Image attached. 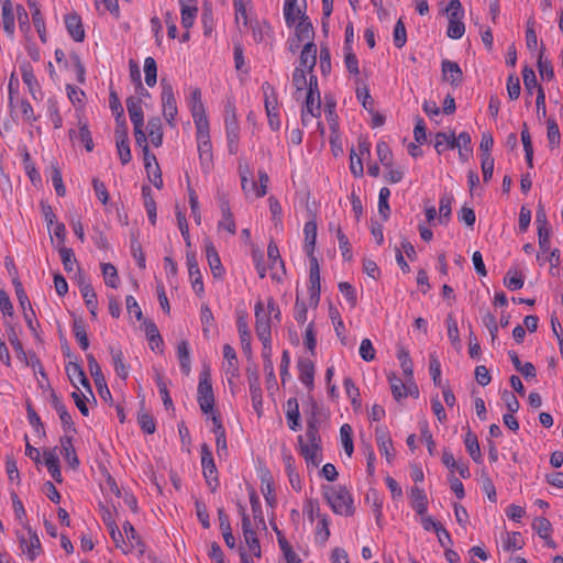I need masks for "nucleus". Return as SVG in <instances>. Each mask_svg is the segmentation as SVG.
<instances>
[{
  "label": "nucleus",
  "mask_w": 563,
  "mask_h": 563,
  "mask_svg": "<svg viewBox=\"0 0 563 563\" xmlns=\"http://www.w3.org/2000/svg\"><path fill=\"white\" fill-rule=\"evenodd\" d=\"M323 496L332 511L340 516L354 514L353 497L350 490L342 485L323 486Z\"/></svg>",
  "instance_id": "nucleus-2"
},
{
  "label": "nucleus",
  "mask_w": 563,
  "mask_h": 563,
  "mask_svg": "<svg viewBox=\"0 0 563 563\" xmlns=\"http://www.w3.org/2000/svg\"><path fill=\"white\" fill-rule=\"evenodd\" d=\"M303 251L308 257L314 256V246L317 241V223L313 220L307 221L303 225Z\"/></svg>",
  "instance_id": "nucleus-31"
},
{
  "label": "nucleus",
  "mask_w": 563,
  "mask_h": 563,
  "mask_svg": "<svg viewBox=\"0 0 563 563\" xmlns=\"http://www.w3.org/2000/svg\"><path fill=\"white\" fill-rule=\"evenodd\" d=\"M411 506L413 510L420 515H426L428 510V498L424 490L418 486H413L410 490Z\"/></svg>",
  "instance_id": "nucleus-40"
},
{
  "label": "nucleus",
  "mask_w": 563,
  "mask_h": 563,
  "mask_svg": "<svg viewBox=\"0 0 563 563\" xmlns=\"http://www.w3.org/2000/svg\"><path fill=\"white\" fill-rule=\"evenodd\" d=\"M313 35L314 31L311 22L308 18H301L295 27L294 36L298 38V42L313 43Z\"/></svg>",
  "instance_id": "nucleus-42"
},
{
  "label": "nucleus",
  "mask_w": 563,
  "mask_h": 563,
  "mask_svg": "<svg viewBox=\"0 0 563 563\" xmlns=\"http://www.w3.org/2000/svg\"><path fill=\"white\" fill-rule=\"evenodd\" d=\"M27 7L31 11L32 22H33V25H34L37 34H38L41 42L46 43L47 42L46 24H45L44 15L41 12L38 1L36 0V1L29 2Z\"/></svg>",
  "instance_id": "nucleus-22"
},
{
  "label": "nucleus",
  "mask_w": 563,
  "mask_h": 563,
  "mask_svg": "<svg viewBox=\"0 0 563 563\" xmlns=\"http://www.w3.org/2000/svg\"><path fill=\"white\" fill-rule=\"evenodd\" d=\"M455 134L453 132H438L434 136V148L438 154H442L446 150L456 148Z\"/></svg>",
  "instance_id": "nucleus-43"
},
{
  "label": "nucleus",
  "mask_w": 563,
  "mask_h": 563,
  "mask_svg": "<svg viewBox=\"0 0 563 563\" xmlns=\"http://www.w3.org/2000/svg\"><path fill=\"white\" fill-rule=\"evenodd\" d=\"M320 267L316 256L309 257V305L317 308L320 301Z\"/></svg>",
  "instance_id": "nucleus-11"
},
{
  "label": "nucleus",
  "mask_w": 563,
  "mask_h": 563,
  "mask_svg": "<svg viewBox=\"0 0 563 563\" xmlns=\"http://www.w3.org/2000/svg\"><path fill=\"white\" fill-rule=\"evenodd\" d=\"M456 148H459V156L461 162H467L473 154L472 139L470 133L461 132L455 136Z\"/></svg>",
  "instance_id": "nucleus-41"
},
{
  "label": "nucleus",
  "mask_w": 563,
  "mask_h": 563,
  "mask_svg": "<svg viewBox=\"0 0 563 563\" xmlns=\"http://www.w3.org/2000/svg\"><path fill=\"white\" fill-rule=\"evenodd\" d=\"M147 136L155 147L163 144V124L158 117H152L146 124Z\"/></svg>",
  "instance_id": "nucleus-36"
},
{
  "label": "nucleus",
  "mask_w": 563,
  "mask_h": 563,
  "mask_svg": "<svg viewBox=\"0 0 563 563\" xmlns=\"http://www.w3.org/2000/svg\"><path fill=\"white\" fill-rule=\"evenodd\" d=\"M250 396L254 410L258 416L262 415L263 410V396L260 379L256 373L249 376Z\"/></svg>",
  "instance_id": "nucleus-29"
},
{
  "label": "nucleus",
  "mask_w": 563,
  "mask_h": 563,
  "mask_svg": "<svg viewBox=\"0 0 563 563\" xmlns=\"http://www.w3.org/2000/svg\"><path fill=\"white\" fill-rule=\"evenodd\" d=\"M187 107L191 113L195 125L209 123L206 108L202 102V93L198 87H189L186 95Z\"/></svg>",
  "instance_id": "nucleus-6"
},
{
  "label": "nucleus",
  "mask_w": 563,
  "mask_h": 563,
  "mask_svg": "<svg viewBox=\"0 0 563 563\" xmlns=\"http://www.w3.org/2000/svg\"><path fill=\"white\" fill-rule=\"evenodd\" d=\"M144 331L152 351L162 352L163 339L153 321L144 320Z\"/></svg>",
  "instance_id": "nucleus-38"
},
{
  "label": "nucleus",
  "mask_w": 563,
  "mask_h": 563,
  "mask_svg": "<svg viewBox=\"0 0 563 563\" xmlns=\"http://www.w3.org/2000/svg\"><path fill=\"white\" fill-rule=\"evenodd\" d=\"M261 479V492L265 498V501L267 505L273 507L276 503L275 496H274V481L271 472L267 468H264L261 471L260 475Z\"/></svg>",
  "instance_id": "nucleus-30"
},
{
  "label": "nucleus",
  "mask_w": 563,
  "mask_h": 563,
  "mask_svg": "<svg viewBox=\"0 0 563 563\" xmlns=\"http://www.w3.org/2000/svg\"><path fill=\"white\" fill-rule=\"evenodd\" d=\"M110 355L115 374L123 380L129 377L130 367L124 362V354L119 346H110Z\"/></svg>",
  "instance_id": "nucleus-27"
},
{
  "label": "nucleus",
  "mask_w": 563,
  "mask_h": 563,
  "mask_svg": "<svg viewBox=\"0 0 563 563\" xmlns=\"http://www.w3.org/2000/svg\"><path fill=\"white\" fill-rule=\"evenodd\" d=\"M59 442L60 454L71 468H76L79 465V460L73 445V439L68 435H64L60 438Z\"/></svg>",
  "instance_id": "nucleus-37"
},
{
  "label": "nucleus",
  "mask_w": 563,
  "mask_h": 563,
  "mask_svg": "<svg viewBox=\"0 0 563 563\" xmlns=\"http://www.w3.org/2000/svg\"><path fill=\"white\" fill-rule=\"evenodd\" d=\"M282 460L291 487L296 492H300L302 489V481L297 471L295 457L289 450H282Z\"/></svg>",
  "instance_id": "nucleus-19"
},
{
  "label": "nucleus",
  "mask_w": 563,
  "mask_h": 563,
  "mask_svg": "<svg viewBox=\"0 0 563 563\" xmlns=\"http://www.w3.org/2000/svg\"><path fill=\"white\" fill-rule=\"evenodd\" d=\"M126 108L130 120L134 128L135 141L136 143H144L146 134L143 131L144 114L141 104V99L136 97H130L126 100Z\"/></svg>",
  "instance_id": "nucleus-8"
},
{
  "label": "nucleus",
  "mask_w": 563,
  "mask_h": 563,
  "mask_svg": "<svg viewBox=\"0 0 563 563\" xmlns=\"http://www.w3.org/2000/svg\"><path fill=\"white\" fill-rule=\"evenodd\" d=\"M122 528H123V532L126 537L125 542H128V547H131V551L134 549H137L141 552H143L144 544H143L140 536L137 534L136 530L132 526V523L129 521H125L123 523Z\"/></svg>",
  "instance_id": "nucleus-51"
},
{
  "label": "nucleus",
  "mask_w": 563,
  "mask_h": 563,
  "mask_svg": "<svg viewBox=\"0 0 563 563\" xmlns=\"http://www.w3.org/2000/svg\"><path fill=\"white\" fill-rule=\"evenodd\" d=\"M65 89L67 98L73 103V106L77 108H82L85 106L86 95L82 89L70 84H67Z\"/></svg>",
  "instance_id": "nucleus-58"
},
{
  "label": "nucleus",
  "mask_w": 563,
  "mask_h": 563,
  "mask_svg": "<svg viewBox=\"0 0 563 563\" xmlns=\"http://www.w3.org/2000/svg\"><path fill=\"white\" fill-rule=\"evenodd\" d=\"M390 388L393 396L396 400H400L402 398H406L409 394V388L407 385L395 375L389 377Z\"/></svg>",
  "instance_id": "nucleus-64"
},
{
  "label": "nucleus",
  "mask_w": 563,
  "mask_h": 563,
  "mask_svg": "<svg viewBox=\"0 0 563 563\" xmlns=\"http://www.w3.org/2000/svg\"><path fill=\"white\" fill-rule=\"evenodd\" d=\"M262 91L264 96L265 111H276L279 109L278 98L276 89L267 81L262 85Z\"/></svg>",
  "instance_id": "nucleus-49"
},
{
  "label": "nucleus",
  "mask_w": 563,
  "mask_h": 563,
  "mask_svg": "<svg viewBox=\"0 0 563 563\" xmlns=\"http://www.w3.org/2000/svg\"><path fill=\"white\" fill-rule=\"evenodd\" d=\"M46 115L53 124L54 129L63 126V117L60 114L59 102L56 96H51L45 102Z\"/></svg>",
  "instance_id": "nucleus-33"
},
{
  "label": "nucleus",
  "mask_w": 563,
  "mask_h": 563,
  "mask_svg": "<svg viewBox=\"0 0 563 563\" xmlns=\"http://www.w3.org/2000/svg\"><path fill=\"white\" fill-rule=\"evenodd\" d=\"M195 128L200 168L203 174H209L213 168V147L210 137V124L195 125Z\"/></svg>",
  "instance_id": "nucleus-3"
},
{
  "label": "nucleus",
  "mask_w": 563,
  "mask_h": 563,
  "mask_svg": "<svg viewBox=\"0 0 563 563\" xmlns=\"http://www.w3.org/2000/svg\"><path fill=\"white\" fill-rule=\"evenodd\" d=\"M88 368L91 377L93 378L96 388L101 399L109 401L112 399L111 393L108 388L107 380L102 374L101 366L92 354L87 355Z\"/></svg>",
  "instance_id": "nucleus-13"
},
{
  "label": "nucleus",
  "mask_w": 563,
  "mask_h": 563,
  "mask_svg": "<svg viewBox=\"0 0 563 563\" xmlns=\"http://www.w3.org/2000/svg\"><path fill=\"white\" fill-rule=\"evenodd\" d=\"M299 451L308 466L317 467L322 461L321 438L316 422L310 421L303 435L298 437Z\"/></svg>",
  "instance_id": "nucleus-1"
},
{
  "label": "nucleus",
  "mask_w": 563,
  "mask_h": 563,
  "mask_svg": "<svg viewBox=\"0 0 563 563\" xmlns=\"http://www.w3.org/2000/svg\"><path fill=\"white\" fill-rule=\"evenodd\" d=\"M145 82L148 87H154L157 81V65L153 57L144 59Z\"/></svg>",
  "instance_id": "nucleus-59"
},
{
  "label": "nucleus",
  "mask_w": 563,
  "mask_h": 563,
  "mask_svg": "<svg viewBox=\"0 0 563 563\" xmlns=\"http://www.w3.org/2000/svg\"><path fill=\"white\" fill-rule=\"evenodd\" d=\"M523 545L522 536L520 532H506L503 536V549L506 552H514L520 550Z\"/></svg>",
  "instance_id": "nucleus-55"
},
{
  "label": "nucleus",
  "mask_w": 563,
  "mask_h": 563,
  "mask_svg": "<svg viewBox=\"0 0 563 563\" xmlns=\"http://www.w3.org/2000/svg\"><path fill=\"white\" fill-rule=\"evenodd\" d=\"M162 93H161V101H162V113L166 121V123L172 128H176V117L178 114V107L176 97L174 93L173 86L162 80Z\"/></svg>",
  "instance_id": "nucleus-5"
},
{
  "label": "nucleus",
  "mask_w": 563,
  "mask_h": 563,
  "mask_svg": "<svg viewBox=\"0 0 563 563\" xmlns=\"http://www.w3.org/2000/svg\"><path fill=\"white\" fill-rule=\"evenodd\" d=\"M330 520L328 516H322L317 520L314 527V542L321 547L325 545L330 538Z\"/></svg>",
  "instance_id": "nucleus-44"
},
{
  "label": "nucleus",
  "mask_w": 563,
  "mask_h": 563,
  "mask_svg": "<svg viewBox=\"0 0 563 563\" xmlns=\"http://www.w3.org/2000/svg\"><path fill=\"white\" fill-rule=\"evenodd\" d=\"M343 386L347 398L351 400V404L354 409H358L362 406L361 395L358 387L354 384L351 377H345L343 380Z\"/></svg>",
  "instance_id": "nucleus-54"
},
{
  "label": "nucleus",
  "mask_w": 563,
  "mask_h": 563,
  "mask_svg": "<svg viewBox=\"0 0 563 563\" xmlns=\"http://www.w3.org/2000/svg\"><path fill=\"white\" fill-rule=\"evenodd\" d=\"M15 3L12 0H1V26L8 38L15 37Z\"/></svg>",
  "instance_id": "nucleus-14"
},
{
  "label": "nucleus",
  "mask_w": 563,
  "mask_h": 563,
  "mask_svg": "<svg viewBox=\"0 0 563 563\" xmlns=\"http://www.w3.org/2000/svg\"><path fill=\"white\" fill-rule=\"evenodd\" d=\"M177 356L183 374L188 375L191 371L190 349L187 341L183 340L177 345Z\"/></svg>",
  "instance_id": "nucleus-46"
},
{
  "label": "nucleus",
  "mask_w": 563,
  "mask_h": 563,
  "mask_svg": "<svg viewBox=\"0 0 563 563\" xmlns=\"http://www.w3.org/2000/svg\"><path fill=\"white\" fill-rule=\"evenodd\" d=\"M219 207L221 210V219L218 222V230L225 231L229 235H234L236 233V224L231 212L229 199L225 195H221L219 197Z\"/></svg>",
  "instance_id": "nucleus-17"
},
{
  "label": "nucleus",
  "mask_w": 563,
  "mask_h": 563,
  "mask_svg": "<svg viewBox=\"0 0 563 563\" xmlns=\"http://www.w3.org/2000/svg\"><path fill=\"white\" fill-rule=\"evenodd\" d=\"M79 290L91 316L96 318L98 310V300L93 287L91 286L90 283L81 278L79 280Z\"/></svg>",
  "instance_id": "nucleus-25"
},
{
  "label": "nucleus",
  "mask_w": 563,
  "mask_h": 563,
  "mask_svg": "<svg viewBox=\"0 0 563 563\" xmlns=\"http://www.w3.org/2000/svg\"><path fill=\"white\" fill-rule=\"evenodd\" d=\"M43 462L45 466L47 467L48 473L57 482H63L62 472L59 468V462L58 456L54 450H45L43 453Z\"/></svg>",
  "instance_id": "nucleus-34"
},
{
  "label": "nucleus",
  "mask_w": 563,
  "mask_h": 563,
  "mask_svg": "<svg viewBox=\"0 0 563 563\" xmlns=\"http://www.w3.org/2000/svg\"><path fill=\"white\" fill-rule=\"evenodd\" d=\"M200 455L203 477L210 487L216 488L219 484L218 471L216 467L211 449L207 443H203L201 445Z\"/></svg>",
  "instance_id": "nucleus-12"
},
{
  "label": "nucleus",
  "mask_w": 563,
  "mask_h": 563,
  "mask_svg": "<svg viewBox=\"0 0 563 563\" xmlns=\"http://www.w3.org/2000/svg\"><path fill=\"white\" fill-rule=\"evenodd\" d=\"M238 332L241 341V346L244 353L251 354V333L246 319L239 318L236 321Z\"/></svg>",
  "instance_id": "nucleus-52"
},
{
  "label": "nucleus",
  "mask_w": 563,
  "mask_h": 563,
  "mask_svg": "<svg viewBox=\"0 0 563 563\" xmlns=\"http://www.w3.org/2000/svg\"><path fill=\"white\" fill-rule=\"evenodd\" d=\"M15 534L21 550V555L27 561L34 562L43 553L42 543L37 532L32 529L30 523H23V530L16 531Z\"/></svg>",
  "instance_id": "nucleus-4"
},
{
  "label": "nucleus",
  "mask_w": 563,
  "mask_h": 563,
  "mask_svg": "<svg viewBox=\"0 0 563 563\" xmlns=\"http://www.w3.org/2000/svg\"><path fill=\"white\" fill-rule=\"evenodd\" d=\"M8 340L13 347L18 360L24 365V366H35V363H38V360L35 357H32L31 361H29L27 355L23 349L22 342L18 338V334L14 330H11Z\"/></svg>",
  "instance_id": "nucleus-35"
},
{
  "label": "nucleus",
  "mask_w": 563,
  "mask_h": 563,
  "mask_svg": "<svg viewBox=\"0 0 563 563\" xmlns=\"http://www.w3.org/2000/svg\"><path fill=\"white\" fill-rule=\"evenodd\" d=\"M21 77L24 82V85L27 88L29 93L31 95L32 99L35 101H38L43 97V91L41 88L40 82L37 81L33 68L30 63H23L20 66Z\"/></svg>",
  "instance_id": "nucleus-18"
},
{
  "label": "nucleus",
  "mask_w": 563,
  "mask_h": 563,
  "mask_svg": "<svg viewBox=\"0 0 563 563\" xmlns=\"http://www.w3.org/2000/svg\"><path fill=\"white\" fill-rule=\"evenodd\" d=\"M197 401L201 411L206 415L213 411L214 396L212 384L208 371H203L199 375V383L197 389Z\"/></svg>",
  "instance_id": "nucleus-7"
},
{
  "label": "nucleus",
  "mask_w": 563,
  "mask_h": 563,
  "mask_svg": "<svg viewBox=\"0 0 563 563\" xmlns=\"http://www.w3.org/2000/svg\"><path fill=\"white\" fill-rule=\"evenodd\" d=\"M14 107L19 108L23 121L27 124L33 125L37 121L38 117L35 114L34 109L27 99L16 98V100H14L13 108Z\"/></svg>",
  "instance_id": "nucleus-48"
},
{
  "label": "nucleus",
  "mask_w": 563,
  "mask_h": 563,
  "mask_svg": "<svg viewBox=\"0 0 563 563\" xmlns=\"http://www.w3.org/2000/svg\"><path fill=\"white\" fill-rule=\"evenodd\" d=\"M224 129L225 131L240 130L236 117V109L232 102H228L224 108Z\"/></svg>",
  "instance_id": "nucleus-57"
},
{
  "label": "nucleus",
  "mask_w": 563,
  "mask_h": 563,
  "mask_svg": "<svg viewBox=\"0 0 563 563\" xmlns=\"http://www.w3.org/2000/svg\"><path fill=\"white\" fill-rule=\"evenodd\" d=\"M375 440L382 456H385L388 463L395 457L393 440L386 426H377L375 428Z\"/></svg>",
  "instance_id": "nucleus-16"
},
{
  "label": "nucleus",
  "mask_w": 563,
  "mask_h": 563,
  "mask_svg": "<svg viewBox=\"0 0 563 563\" xmlns=\"http://www.w3.org/2000/svg\"><path fill=\"white\" fill-rule=\"evenodd\" d=\"M443 79L452 86L457 87L463 78V73L460 65L455 62L443 59L441 63Z\"/></svg>",
  "instance_id": "nucleus-23"
},
{
  "label": "nucleus",
  "mask_w": 563,
  "mask_h": 563,
  "mask_svg": "<svg viewBox=\"0 0 563 563\" xmlns=\"http://www.w3.org/2000/svg\"><path fill=\"white\" fill-rule=\"evenodd\" d=\"M307 113L316 114L320 118L321 115V99L320 95H314L313 92H306V101L302 108Z\"/></svg>",
  "instance_id": "nucleus-60"
},
{
  "label": "nucleus",
  "mask_w": 563,
  "mask_h": 563,
  "mask_svg": "<svg viewBox=\"0 0 563 563\" xmlns=\"http://www.w3.org/2000/svg\"><path fill=\"white\" fill-rule=\"evenodd\" d=\"M547 139L548 146L551 151L559 148L561 142V133L556 121L553 118L547 120Z\"/></svg>",
  "instance_id": "nucleus-50"
},
{
  "label": "nucleus",
  "mask_w": 563,
  "mask_h": 563,
  "mask_svg": "<svg viewBox=\"0 0 563 563\" xmlns=\"http://www.w3.org/2000/svg\"><path fill=\"white\" fill-rule=\"evenodd\" d=\"M445 323L450 342L455 349H461L460 332L455 318L452 314H449Z\"/></svg>",
  "instance_id": "nucleus-61"
},
{
  "label": "nucleus",
  "mask_w": 563,
  "mask_h": 563,
  "mask_svg": "<svg viewBox=\"0 0 563 563\" xmlns=\"http://www.w3.org/2000/svg\"><path fill=\"white\" fill-rule=\"evenodd\" d=\"M298 378L306 388L311 391L314 387V364L308 357L298 361Z\"/></svg>",
  "instance_id": "nucleus-21"
},
{
  "label": "nucleus",
  "mask_w": 563,
  "mask_h": 563,
  "mask_svg": "<svg viewBox=\"0 0 563 563\" xmlns=\"http://www.w3.org/2000/svg\"><path fill=\"white\" fill-rule=\"evenodd\" d=\"M65 372L75 389H78L81 386L89 395L92 396V389L89 380L78 362H68L65 366Z\"/></svg>",
  "instance_id": "nucleus-15"
},
{
  "label": "nucleus",
  "mask_w": 563,
  "mask_h": 563,
  "mask_svg": "<svg viewBox=\"0 0 563 563\" xmlns=\"http://www.w3.org/2000/svg\"><path fill=\"white\" fill-rule=\"evenodd\" d=\"M73 333L79 346L86 351L89 347V340L85 324L80 320H75L73 323Z\"/></svg>",
  "instance_id": "nucleus-62"
},
{
  "label": "nucleus",
  "mask_w": 563,
  "mask_h": 563,
  "mask_svg": "<svg viewBox=\"0 0 563 563\" xmlns=\"http://www.w3.org/2000/svg\"><path fill=\"white\" fill-rule=\"evenodd\" d=\"M340 440L343 446L344 452L349 457L352 456L354 452L353 444V429L349 423H344L340 428Z\"/></svg>",
  "instance_id": "nucleus-53"
},
{
  "label": "nucleus",
  "mask_w": 563,
  "mask_h": 563,
  "mask_svg": "<svg viewBox=\"0 0 563 563\" xmlns=\"http://www.w3.org/2000/svg\"><path fill=\"white\" fill-rule=\"evenodd\" d=\"M115 144L121 164L126 165L131 161L132 155L125 131L115 132Z\"/></svg>",
  "instance_id": "nucleus-39"
},
{
  "label": "nucleus",
  "mask_w": 563,
  "mask_h": 563,
  "mask_svg": "<svg viewBox=\"0 0 563 563\" xmlns=\"http://www.w3.org/2000/svg\"><path fill=\"white\" fill-rule=\"evenodd\" d=\"M205 252L211 274L214 278L222 279L225 275V269L214 244L210 240L205 241Z\"/></svg>",
  "instance_id": "nucleus-20"
},
{
  "label": "nucleus",
  "mask_w": 563,
  "mask_h": 563,
  "mask_svg": "<svg viewBox=\"0 0 563 563\" xmlns=\"http://www.w3.org/2000/svg\"><path fill=\"white\" fill-rule=\"evenodd\" d=\"M223 357H224V371L229 378H235L239 376V361L235 350L230 344L223 345Z\"/></svg>",
  "instance_id": "nucleus-26"
},
{
  "label": "nucleus",
  "mask_w": 563,
  "mask_h": 563,
  "mask_svg": "<svg viewBox=\"0 0 563 563\" xmlns=\"http://www.w3.org/2000/svg\"><path fill=\"white\" fill-rule=\"evenodd\" d=\"M525 279L518 271L509 269L504 278V285L510 290H518L523 287Z\"/></svg>",
  "instance_id": "nucleus-63"
},
{
  "label": "nucleus",
  "mask_w": 563,
  "mask_h": 563,
  "mask_svg": "<svg viewBox=\"0 0 563 563\" xmlns=\"http://www.w3.org/2000/svg\"><path fill=\"white\" fill-rule=\"evenodd\" d=\"M65 24L68 34L75 42H82L85 40V30L81 19L78 14H68L65 16Z\"/></svg>",
  "instance_id": "nucleus-28"
},
{
  "label": "nucleus",
  "mask_w": 563,
  "mask_h": 563,
  "mask_svg": "<svg viewBox=\"0 0 563 563\" xmlns=\"http://www.w3.org/2000/svg\"><path fill=\"white\" fill-rule=\"evenodd\" d=\"M254 313L256 320L255 331L258 340L262 342L263 346L272 345L271 319L268 318L262 301H257L255 303Z\"/></svg>",
  "instance_id": "nucleus-9"
},
{
  "label": "nucleus",
  "mask_w": 563,
  "mask_h": 563,
  "mask_svg": "<svg viewBox=\"0 0 563 563\" xmlns=\"http://www.w3.org/2000/svg\"><path fill=\"white\" fill-rule=\"evenodd\" d=\"M466 451L475 463H482L483 457L477 435L472 431H467L464 439Z\"/></svg>",
  "instance_id": "nucleus-47"
},
{
  "label": "nucleus",
  "mask_w": 563,
  "mask_h": 563,
  "mask_svg": "<svg viewBox=\"0 0 563 563\" xmlns=\"http://www.w3.org/2000/svg\"><path fill=\"white\" fill-rule=\"evenodd\" d=\"M297 2L298 0H285L284 18L287 25L294 24L301 16V9Z\"/></svg>",
  "instance_id": "nucleus-56"
},
{
  "label": "nucleus",
  "mask_w": 563,
  "mask_h": 563,
  "mask_svg": "<svg viewBox=\"0 0 563 563\" xmlns=\"http://www.w3.org/2000/svg\"><path fill=\"white\" fill-rule=\"evenodd\" d=\"M318 48L314 43H305L300 53L299 65L297 67L303 68L308 73H312L317 64Z\"/></svg>",
  "instance_id": "nucleus-24"
},
{
  "label": "nucleus",
  "mask_w": 563,
  "mask_h": 563,
  "mask_svg": "<svg viewBox=\"0 0 563 563\" xmlns=\"http://www.w3.org/2000/svg\"><path fill=\"white\" fill-rule=\"evenodd\" d=\"M136 144L143 150L144 166L150 181L154 185V187L161 189L163 187L162 173L156 156L148 148L147 136H145L144 143L142 142Z\"/></svg>",
  "instance_id": "nucleus-10"
},
{
  "label": "nucleus",
  "mask_w": 563,
  "mask_h": 563,
  "mask_svg": "<svg viewBox=\"0 0 563 563\" xmlns=\"http://www.w3.org/2000/svg\"><path fill=\"white\" fill-rule=\"evenodd\" d=\"M275 532L277 536L278 547L280 549V552L283 553L286 563H301V559L299 558L298 553L294 550L292 545L287 541L283 532L279 531L277 528H275Z\"/></svg>",
  "instance_id": "nucleus-32"
},
{
  "label": "nucleus",
  "mask_w": 563,
  "mask_h": 563,
  "mask_svg": "<svg viewBox=\"0 0 563 563\" xmlns=\"http://www.w3.org/2000/svg\"><path fill=\"white\" fill-rule=\"evenodd\" d=\"M286 418L290 430L297 431L300 428L299 405L296 398L287 400Z\"/></svg>",
  "instance_id": "nucleus-45"
}]
</instances>
